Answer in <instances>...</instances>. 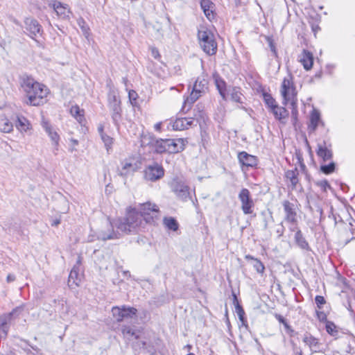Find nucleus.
I'll use <instances>...</instances> for the list:
<instances>
[{"instance_id":"1","label":"nucleus","mask_w":355,"mask_h":355,"mask_svg":"<svg viewBox=\"0 0 355 355\" xmlns=\"http://www.w3.org/2000/svg\"><path fill=\"white\" fill-rule=\"evenodd\" d=\"M139 223L138 216L134 212H129L128 215L109 220L106 225L97 232V238L105 241L137 234Z\"/></svg>"},{"instance_id":"2","label":"nucleus","mask_w":355,"mask_h":355,"mask_svg":"<svg viewBox=\"0 0 355 355\" xmlns=\"http://www.w3.org/2000/svg\"><path fill=\"white\" fill-rule=\"evenodd\" d=\"M21 87L25 93V103L27 105L40 106L46 102L49 89L45 85L37 83L31 77L26 76L21 78Z\"/></svg>"},{"instance_id":"3","label":"nucleus","mask_w":355,"mask_h":355,"mask_svg":"<svg viewBox=\"0 0 355 355\" xmlns=\"http://www.w3.org/2000/svg\"><path fill=\"white\" fill-rule=\"evenodd\" d=\"M129 212H134L139 218L140 223L138 232L143 227L144 221L145 223L155 224L159 216L158 207L150 202L140 204L138 209L130 207L127 208L125 215H128Z\"/></svg>"},{"instance_id":"4","label":"nucleus","mask_w":355,"mask_h":355,"mask_svg":"<svg viewBox=\"0 0 355 355\" xmlns=\"http://www.w3.org/2000/svg\"><path fill=\"white\" fill-rule=\"evenodd\" d=\"M280 93L283 98L282 104L287 105L291 104L293 110L297 107V94L296 88L294 85L293 78L291 74H288L286 76L281 85Z\"/></svg>"},{"instance_id":"5","label":"nucleus","mask_w":355,"mask_h":355,"mask_svg":"<svg viewBox=\"0 0 355 355\" xmlns=\"http://www.w3.org/2000/svg\"><path fill=\"white\" fill-rule=\"evenodd\" d=\"M198 39L202 51L209 55H213L217 51V42L214 33L207 28L202 26L198 30Z\"/></svg>"},{"instance_id":"6","label":"nucleus","mask_w":355,"mask_h":355,"mask_svg":"<svg viewBox=\"0 0 355 355\" xmlns=\"http://www.w3.org/2000/svg\"><path fill=\"white\" fill-rule=\"evenodd\" d=\"M208 82L205 78H198L193 86L190 95L184 100L183 109L188 105L189 109L191 105L195 103L207 90Z\"/></svg>"},{"instance_id":"7","label":"nucleus","mask_w":355,"mask_h":355,"mask_svg":"<svg viewBox=\"0 0 355 355\" xmlns=\"http://www.w3.org/2000/svg\"><path fill=\"white\" fill-rule=\"evenodd\" d=\"M25 33L33 40H34L38 45L40 42L37 40L38 36H41L43 33V29L39 22L33 17H26L24 19Z\"/></svg>"},{"instance_id":"8","label":"nucleus","mask_w":355,"mask_h":355,"mask_svg":"<svg viewBox=\"0 0 355 355\" xmlns=\"http://www.w3.org/2000/svg\"><path fill=\"white\" fill-rule=\"evenodd\" d=\"M169 186L177 198L182 201H187L191 198L189 187L182 181L174 178L170 182Z\"/></svg>"},{"instance_id":"9","label":"nucleus","mask_w":355,"mask_h":355,"mask_svg":"<svg viewBox=\"0 0 355 355\" xmlns=\"http://www.w3.org/2000/svg\"><path fill=\"white\" fill-rule=\"evenodd\" d=\"M164 175V169L157 163L148 165L144 171V179L147 181L155 182Z\"/></svg>"},{"instance_id":"10","label":"nucleus","mask_w":355,"mask_h":355,"mask_svg":"<svg viewBox=\"0 0 355 355\" xmlns=\"http://www.w3.org/2000/svg\"><path fill=\"white\" fill-rule=\"evenodd\" d=\"M137 310L133 307H127L122 306L121 308L114 306L112 309L113 317L117 322H121L125 318H132L134 315H136Z\"/></svg>"},{"instance_id":"11","label":"nucleus","mask_w":355,"mask_h":355,"mask_svg":"<svg viewBox=\"0 0 355 355\" xmlns=\"http://www.w3.org/2000/svg\"><path fill=\"white\" fill-rule=\"evenodd\" d=\"M239 198L241 202V209L245 214L252 213L254 202L250 197V191L248 189H242L239 194Z\"/></svg>"},{"instance_id":"12","label":"nucleus","mask_w":355,"mask_h":355,"mask_svg":"<svg viewBox=\"0 0 355 355\" xmlns=\"http://www.w3.org/2000/svg\"><path fill=\"white\" fill-rule=\"evenodd\" d=\"M282 205L285 213V221L290 225H296L297 223L296 205L288 200H284Z\"/></svg>"},{"instance_id":"13","label":"nucleus","mask_w":355,"mask_h":355,"mask_svg":"<svg viewBox=\"0 0 355 355\" xmlns=\"http://www.w3.org/2000/svg\"><path fill=\"white\" fill-rule=\"evenodd\" d=\"M238 159L241 165L242 166V169L244 168H256L258 164V159L256 156L248 154L245 151H242L239 153L238 154Z\"/></svg>"},{"instance_id":"14","label":"nucleus","mask_w":355,"mask_h":355,"mask_svg":"<svg viewBox=\"0 0 355 355\" xmlns=\"http://www.w3.org/2000/svg\"><path fill=\"white\" fill-rule=\"evenodd\" d=\"M186 139H167V147L168 153H178L184 149L186 144H187Z\"/></svg>"},{"instance_id":"15","label":"nucleus","mask_w":355,"mask_h":355,"mask_svg":"<svg viewBox=\"0 0 355 355\" xmlns=\"http://www.w3.org/2000/svg\"><path fill=\"white\" fill-rule=\"evenodd\" d=\"M42 126L45 130L46 133L48 134L49 137H50L53 145L54 146V154L57 155V151L58 150V146H59V141H60V136L57 133V132L54 131L49 124V123L45 120H43L42 121Z\"/></svg>"},{"instance_id":"16","label":"nucleus","mask_w":355,"mask_h":355,"mask_svg":"<svg viewBox=\"0 0 355 355\" xmlns=\"http://www.w3.org/2000/svg\"><path fill=\"white\" fill-rule=\"evenodd\" d=\"M302 341L307 345L311 352H318L321 351L322 344L319 342V340L311 334L306 332L303 335Z\"/></svg>"},{"instance_id":"17","label":"nucleus","mask_w":355,"mask_h":355,"mask_svg":"<svg viewBox=\"0 0 355 355\" xmlns=\"http://www.w3.org/2000/svg\"><path fill=\"white\" fill-rule=\"evenodd\" d=\"M121 331L123 338L129 341L139 338V331L129 325H121Z\"/></svg>"},{"instance_id":"18","label":"nucleus","mask_w":355,"mask_h":355,"mask_svg":"<svg viewBox=\"0 0 355 355\" xmlns=\"http://www.w3.org/2000/svg\"><path fill=\"white\" fill-rule=\"evenodd\" d=\"M215 85L223 100L227 99V87L225 80L217 73L213 74Z\"/></svg>"},{"instance_id":"19","label":"nucleus","mask_w":355,"mask_h":355,"mask_svg":"<svg viewBox=\"0 0 355 355\" xmlns=\"http://www.w3.org/2000/svg\"><path fill=\"white\" fill-rule=\"evenodd\" d=\"M193 123V119L192 118H178L173 122L172 127L175 130H183L188 129L192 125Z\"/></svg>"},{"instance_id":"20","label":"nucleus","mask_w":355,"mask_h":355,"mask_svg":"<svg viewBox=\"0 0 355 355\" xmlns=\"http://www.w3.org/2000/svg\"><path fill=\"white\" fill-rule=\"evenodd\" d=\"M319 124L324 125V123L320 119V112L313 109L310 114V123L308 126V130L310 132L315 131Z\"/></svg>"},{"instance_id":"21","label":"nucleus","mask_w":355,"mask_h":355,"mask_svg":"<svg viewBox=\"0 0 355 355\" xmlns=\"http://www.w3.org/2000/svg\"><path fill=\"white\" fill-rule=\"evenodd\" d=\"M108 107L111 112L113 123L116 126H119L121 119V103L108 105Z\"/></svg>"},{"instance_id":"22","label":"nucleus","mask_w":355,"mask_h":355,"mask_svg":"<svg viewBox=\"0 0 355 355\" xmlns=\"http://www.w3.org/2000/svg\"><path fill=\"white\" fill-rule=\"evenodd\" d=\"M300 61L306 71L310 70L313 63V54L307 50H303L300 56Z\"/></svg>"},{"instance_id":"23","label":"nucleus","mask_w":355,"mask_h":355,"mask_svg":"<svg viewBox=\"0 0 355 355\" xmlns=\"http://www.w3.org/2000/svg\"><path fill=\"white\" fill-rule=\"evenodd\" d=\"M81 282V276L79 274V267L73 266L71 269L69 279H68V285L70 287L78 286H79L80 282Z\"/></svg>"},{"instance_id":"24","label":"nucleus","mask_w":355,"mask_h":355,"mask_svg":"<svg viewBox=\"0 0 355 355\" xmlns=\"http://www.w3.org/2000/svg\"><path fill=\"white\" fill-rule=\"evenodd\" d=\"M299 171L297 168L293 170H288L285 172V178L291 183V189H295L299 183Z\"/></svg>"},{"instance_id":"25","label":"nucleus","mask_w":355,"mask_h":355,"mask_svg":"<svg viewBox=\"0 0 355 355\" xmlns=\"http://www.w3.org/2000/svg\"><path fill=\"white\" fill-rule=\"evenodd\" d=\"M167 139H155L152 141L151 146L153 150L157 153H168Z\"/></svg>"},{"instance_id":"26","label":"nucleus","mask_w":355,"mask_h":355,"mask_svg":"<svg viewBox=\"0 0 355 355\" xmlns=\"http://www.w3.org/2000/svg\"><path fill=\"white\" fill-rule=\"evenodd\" d=\"M316 153L318 156L322 158L324 162L331 159L332 157V151L327 148L325 144L323 145L318 144Z\"/></svg>"},{"instance_id":"27","label":"nucleus","mask_w":355,"mask_h":355,"mask_svg":"<svg viewBox=\"0 0 355 355\" xmlns=\"http://www.w3.org/2000/svg\"><path fill=\"white\" fill-rule=\"evenodd\" d=\"M295 241L299 248L302 250L309 251L311 250L310 246L304 237L300 230H297L295 234Z\"/></svg>"},{"instance_id":"28","label":"nucleus","mask_w":355,"mask_h":355,"mask_svg":"<svg viewBox=\"0 0 355 355\" xmlns=\"http://www.w3.org/2000/svg\"><path fill=\"white\" fill-rule=\"evenodd\" d=\"M200 6L206 17L210 19L214 17V3L210 0H201Z\"/></svg>"},{"instance_id":"29","label":"nucleus","mask_w":355,"mask_h":355,"mask_svg":"<svg viewBox=\"0 0 355 355\" xmlns=\"http://www.w3.org/2000/svg\"><path fill=\"white\" fill-rule=\"evenodd\" d=\"M270 112L273 114L275 118L280 121L288 116V112L284 107L279 105L272 109Z\"/></svg>"},{"instance_id":"30","label":"nucleus","mask_w":355,"mask_h":355,"mask_svg":"<svg viewBox=\"0 0 355 355\" xmlns=\"http://www.w3.org/2000/svg\"><path fill=\"white\" fill-rule=\"evenodd\" d=\"M245 259L248 261H252V264L258 273H263L265 266L259 259L254 258L250 254H246L245 256Z\"/></svg>"},{"instance_id":"31","label":"nucleus","mask_w":355,"mask_h":355,"mask_svg":"<svg viewBox=\"0 0 355 355\" xmlns=\"http://www.w3.org/2000/svg\"><path fill=\"white\" fill-rule=\"evenodd\" d=\"M9 324L5 317L0 315V340L7 337L10 329Z\"/></svg>"},{"instance_id":"32","label":"nucleus","mask_w":355,"mask_h":355,"mask_svg":"<svg viewBox=\"0 0 355 355\" xmlns=\"http://www.w3.org/2000/svg\"><path fill=\"white\" fill-rule=\"evenodd\" d=\"M53 7L57 15L60 17L65 18L68 17V13L69 12V9L64 6L60 2L55 1L53 4Z\"/></svg>"},{"instance_id":"33","label":"nucleus","mask_w":355,"mask_h":355,"mask_svg":"<svg viewBox=\"0 0 355 355\" xmlns=\"http://www.w3.org/2000/svg\"><path fill=\"white\" fill-rule=\"evenodd\" d=\"M12 123L5 116H0V131L10 132L12 130Z\"/></svg>"},{"instance_id":"34","label":"nucleus","mask_w":355,"mask_h":355,"mask_svg":"<svg viewBox=\"0 0 355 355\" xmlns=\"http://www.w3.org/2000/svg\"><path fill=\"white\" fill-rule=\"evenodd\" d=\"M23 311H24V306H17V307L15 308L14 309H12V311L11 312H10L8 313H4L1 315L3 317H5L6 320L10 323L12 322V320L18 318Z\"/></svg>"},{"instance_id":"35","label":"nucleus","mask_w":355,"mask_h":355,"mask_svg":"<svg viewBox=\"0 0 355 355\" xmlns=\"http://www.w3.org/2000/svg\"><path fill=\"white\" fill-rule=\"evenodd\" d=\"M164 226L172 231H177L179 229V223L173 217H164L163 219Z\"/></svg>"},{"instance_id":"36","label":"nucleus","mask_w":355,"mask_h":355,"mask_svg":"<svg viewBox=\"0 0 355 355\" xmlns=\"http://www.w3.org/2000/svg\"><path fill=\"white\" fill-rule=\"evenodd\" d=\"M70 113L80 123L85 121L84 110H80L79 106H72L70 109Z\"/></svg>"},{"instance_id":"37","label":"nucleus","mask_w":355,"mask_h":355,"mask_svg":"<svg viewBox=\"0 0 355 355\" xmlns=\"http://www.w3.org/2000/svg\"><path fill=\"white\" fill-rule=\"evenodd\" d=\"M228 93L230 94L231 96V99L239 103H243L242 101V94L241 92V89L239 87H232L231 89H229Z\"/></svg>"},{"instance_id":"38","label":"nucleus","mask_w":355,"mask_h":355,"mask_svg":"<svg viewBox=\"0 0 355 355\" xmlns=\"http://www.w3.org/2000/svg\"><path fill=\"white\" fill-rule=\"evenodd\" d=\"M233 296V304L235 306L236 313H237L239 320L243 322H244V315L245 311L242 306L239 304L237 297L234 293H232Z\"/></svg>"},{"instance_id":"39","label":"nucleus","mask_w":355,"mask_h":355,"mask_svg":"<svg viewBox=\"0 0 355 355\" xmlns=\"http://www.w3.org/2000/svg\"><path fill=\"white\" fill-rule=\"evenodd\" d=\"M136 168H137L135 165L130 162H125L122 164V169L120 172V175L126 176L130 173L135 171Z\"/></svg>"},{"instance_id":"40","label":"nucleus","mask_w":355,"mask_h":355,"mask_svg":"<svg viewBox=\"0 0 355 355\" xmlns=\"http://www.w3.org/2000/svg\"><path fill=\"white\" fill-rule=\"evenodd\" d=\"M16 127L20 131H27L29 129L28 121L24 117H18Z\"/></svg>"},{"instance_id":"41","label":"nucleus","mask_w":355,"mask_h":355,"mask_svg":"<svg viewBox=\"0 0 355 355\" xmlns=\"http://www.w3.org/2000/svg\"><path fill=\"white\" fill-rule=\"evenodd\" d=\"M263 101L266 105L268 106L270 111L275 108V107H277L278 105L276 102V101L272 97V96L268 93H263Z\"/></svg>"},{"instance_id":"42","label":"nucleus","mask_w":355,"mask_h":355,"mask_svg":"<svg viewBox=\"0 0 355 355\" xmlns=\"http://www.w3.org/2000/svg\"><path fill=\"white\" fill-rule=\"evenodd\" d=\"M327 332L331 336L337 337L338 335V327L331 321H327L325 325Z\"/></svg>"},{"instance_id":"43","label":"nucleus","mask_w":355,"mask_h":355,"mask_svg":"<svg viewBox=\"0 0 355 355\" xmlns=\"http://www.w3.org/2000/svg\"><path fill=\"white\" fill-rule=\"evenodd\" d=\"M108 105L121 103L119 97L115 89H110L107 96Z\"/></svg>"},{"instance_id":"44","label":"nucleus","mask_w":355,"mask_h":355,"mask_svg":"<svg viewBox=\"0 0 355 355\" xmlns=\"http://www.w3.org/2000/svg\"><path fill=\"white\" fill-rule=\"evenodd\" d=\"M79 26L80 27L83 34L87 38L89 35V28L83 19H80L78 21Z\"/></svg>"},{"instance_id":"45","label":"nucleus","mask_w":355,"mask_h":355,"mask_svg":"<svg viewBox=\"0 0 355 355\" xmlns=\"http://www.w3.org/2000/svg\"><path fill=\"white\" fill-rule=\"evenodd\" d=\"M335 169V164L334 162H331L327 165H322L320 167V170L325 174L331 173Z\"/></svg>"},{"instance_id":"46","label":"nucleus","mask_w":355,"mask_h":355,"mask_svg":"<svg viewBox=\"0 0 355 355\" xmlns=\"http://www.w3.org/2000/svg\"><path fill=\"white\" fill-rule=\"evenodd\" d=\"M101 137L107 150H108L112 144V138L105 134H102Z\"/></svg>"},{"instance_id":"47","label":"nucleus","mask_w":355,"mask_h":355,"mask_svg":"<svg viewBox=\"0 0 355 355\" xmlns=\"http://www.w3.org/2000/svg\"><path fill=\"white\" fill-rule=\"evenodd\" d=\"M315 303L317 304V306L319 309H322V305H324L326 302L324 297L321 296V295H317L315 297Z\"/></svg>"},{"instance_id":"48","label":"nucleus","mask_w":355,"mask_h":355,"mask_svg":"<svg viewBox=\"0 0 355 355\" xmlns=\"http://www.w3.org/2000/svg\"><path fill=\"white\" fill-rule=\"evenodd\" d=\"M275 317L280 323L284 324V327L286 329H289L290 328V326L288 324L287 321L286 320V319L282 315H279L278 313H275Z\"/></svg>"},{"instance_id":"49","label":"nucleus","mask_w":355,"mask_h":355,"mask_svg":"<svg viewBox=\"0 0 355 355\" xmlns=\"http://www.w3.org/2000/svg\"><path fill=\"white\" fill-rule=\"evenodd\" d=\"M26 354L27 355H43L40 349L33 347H32V349H27Z\"/></svg>"},{"instance_id":"50","label":"nucleus","mask_w":355,"mask_h":355,"mask_svg":"<svg viewBox=\"0 0 355 355\" xmlns=\"http://www.w3.org/2000/svg\"><path fill=\"white\" fill-rule=\"evenodd\" d=\"M316 184L319 186L323 191H325L327 188L330 187V185L327 180L318 181L316 182Z\"/></svg>"},{"instance_id":"51","label":"nucleus","mask_w":355,"mask_h":355,"mask_svg":"<svg viewBox=\"0 0 355 355\" xmlns=\"http://www.w3.org/2000/svg\"><path fill=\"white\" fill-rule=\"evenodd\" d=\"M316 314H317L318 318L320 321H324L327 320V315L324 313V312L321 311H317Z\"/></svg>"},{"instance_id":"52","label":"nucleus","mask_w":355,"mask_h":355,"mask_svg":"<svg viewBox=\"0 0 355 355\" xmlns=\"http://www.w3.org/2000/svg\"><path fill=\"white\" fill-rule=\"evenodd\" d=\"M135 96H137V94L135 91H130L129 92V98H130V101L132 102V101H135L136 100V97Z\"/></svg>"},{"instance_id":"53","label":"nucleus","mask_w":355,"mask_h":355,"mask_svg":"<svg viewBox=\"0 0 355 355\" xmlns=\"http://www.w3.org/2000/svg\"><path fill=\"white\" fill-rule=\"evenodd\" d=\"M152 54L155 58H158L159 57L158 51L155 48L152 49Z\"/></svg>"},{"instance_id":"54","label":"nucleus","mask_w":355,"mask_h":355,"mask_svg":"<svg viewBox=\"0 0 355 355\" xmlns=\"http://www.w3.org/2000/svg\"><path fill=\"white\" fill-rule=\"evenodd\" d=\"M269 46H270V50L275 53L276 54V49H275V46L274 45V44L272 43V41L269 40Z\"/></svg>"},{"instance_id":"55","label":"nucleus","mask_w":355,"mask_h":355,"mask_svg":"<svg viewBox=\"0 0 355 355\" xmlns=\"http://www.w3.org/2000/svg\"><path fill=\"white\" fill-rule=\"evenodd\" d=\"M15 280V276L14 275L9 274L7 276V282H13Z\"/></svg>"},{"instance_id":"56","label":"nucleus","mask_w":355,"mask_h":355,"mask_svg":"<svg viewBox=\"0 0 355 355\" xmlns=\"http://www.w3.org/2000/svg\"><path fill=\"white\" fill-rule=\"evenodd\" d=\"M59 224H60V219L57 218V219L53 220L51 222L52 226H58Z\"/></svg>"},{"instance_id":"57","label":"nucleus","mask_w":355,"mask_h":355,"mask_svg":"<svg viewBox=\"0 0 355 355\" xmlns=\"http://www.w3.org/2000/svg\"><path fill=\"white\" fill-rule=\"evenodd\" d=\"M161 128H162V123L161 122H159V123H157L155 125H154V128L155 130L157 131H160L161 130Z\"/></svg>"},{"instance_id":"58","label":"nucleus","mask_w":355,"mask_h":355,"mask_svg":"<svg viewBox=\"0 0 355 355\" xmlns=\"http://www.w3.org/2000/svg\"><path fill=\"white\" fill-rule=\"evenodd\" d=\"M290 230L292 232H297V230H299L296 225H291V227H289Z\"/></svg>"},{"instance_id":"59","label":"nucleus","mask_w":355,"mask_h":355,"mask_svg":"<svg viewBox=\"0 0 355 355\" xmlns=\"http://www.w3.org/2000/svg\"><path fill=\"white\" fill-rule=\"evenodd\" d=\"M98 132L100 133L101 135V137L102 136V134H105L103 132V125H100L98 128Z\"/></svg>"},{"instance_id":"60","label":"nucleus","mask_w":355,"mask_h":355,"mask_svg":"<svg viewBox=\"0 0 355 355\" xmlns=\"http://www.w3.org/2000/svg\"><path fill=\"white\" fill-rule=\"evenodd\" d=\"M184 349H187L188 351H190L192 349V345L188 344L184 347Z\"/></svg>"},{"instance_id":"61","label":"nucleus","mask_w":355,"mask_h":355,"mask_svg":"<svg viewBox=\"0 0 355 355\" xmlns=\"http://www.w3.org/2000/svg\"><path fill=\"white\" fill-rule=\"evenodd\" d=\"M71 142L74 146L78 145V140H76V139H71Z\"/></svg>"},{"instance_id":"62","label":"nucleus","mask_w":355,"mask_h":355,"mask_svg":"<svg viewBox=\"0 0 355 355\" xmlns=\"http://www.w3.org/2000/svg\"><path fill=\"white\" fill-rule=\"evenodd\" d=\"M123 274L125 276H129V277L130 276V273L128 270L123 271Z\"/></svg>"},{"instance_id":"63","label":"nucleus","mask_w":355,"mask_h":355,"mask_svg":"<svg viewBox=\"0 0 355 355\" xmlns=\"http://www.w3.org/2000/svg\"><path fill=\"white\" fill-rule=\"evenodd\" d=\"M13 21H14V23H15V24H17V25H18V26H21V24H20V22H19L18 20L15 19Z\"/></svg>"},{"instance_id":"64","label":"nucleus","mask_w":355,"mask_h":355,"mask_svg":"<svg viewBox=\"0 0 355 355\" xmlns=\"http://www.w3.org/2000/svg\"><path fill=\"white\" fill-rule=\"evenodd\" d=\"M277 232H278V233H279V236H282V232H283V231H282V230H277Z\"/></svg>"}]
</instances>
